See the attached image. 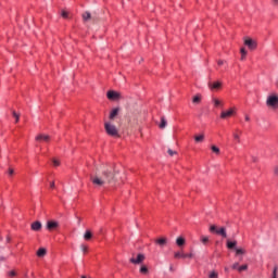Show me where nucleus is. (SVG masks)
I'll list each match as a JSON object with an SVG mask.
<instances>
[{
  "label": "nucleus",
  "instance_id": "nucleus-1",
  "mask_svg": "<svg viewBox=\"0 0 278 278\" xmlns=\"http://www.w3.org/2000/svg\"><path fill=\"white\" fill-rule=\"evenodd\" d=\"M117 175L118 170L113 166H102L97 169L94 175L90 176V180L97 188H106V186H114L116 184Z\"/></svg>",
  "mask_w": 278,
  "mask_h": 278
},
{
  "label": "nucleus",
  "instance_id": "nucleus-2",
  "mask_svg": "<svg viewBox=\"0 0 278 278\" xmlns=\"http://www.w3.org/2000/svg\"><path fill=\"white\" fill-rule=\"evenodd\" d=\"M104 129L108 134V136H111L112 138H118L121 135H118V128L110 122H106L104 124Z\"/></svg>",
  "mask_w": 278,
  "mask_h": 278
},
{
  "label": "nucleus",
  "instance_id": "nucleus-3",
  "mask_svg": "<svg viewBox=\"0 0 278 278\" xmlns=\"http://www.w3.org/2000/svg\"><path fill=\"white\" fill-rule=\"evenodd\" d=\"M210 231L211 233H216L217 236H222V238H227V229H225V227L218 228L216 225H211Z\"/></svg>",
  "mask_w": 278,
  "mask_h": 278
},
{
  "label": "nucleus",
  "instance_id": "nucleus-4",
  "mask_svg": "<svg viewBox=\"0 0 278 278\" xmlns=\"http://www.w3.org/2000/svg\"><path fill=\"white\" fill-rule=\"evenodd\" d=\"M266 105H268V108H278V96H269L267 98Z\"/></svg>",
  "mask_w": 278,
  "mask_h": 278
},
{
  "label": "nucleus",
  "instance_id": "nucleus-5",
  "mask_svg": "<svg viewBox=\"0 0 278 278\" xmlns=\"http://www.w3.org/2000/svg\"><path fill=\"white\" fill-rule=\"evenodd\" d=\"M244 45L250 49V51H255L257 49V41L251 39V38H245L244 39Z\"/></svg>",
  "mask_w": 278,
  "mask_h": 278
},
{
  "label": "nucleus",
  "instance_id": "nucleus-6",
  "mask_svg": "<svg viewBox=\"0 0 278 278\" xmlns=\"http://www.w3.org/2000/svg\"><path fill=\"white\" fill-rule=\"evenodd\" d=\"M106 97L110 101H118V99H121V93L114 90H110L108 91Z\"/></svg>",
  "mask_w": 278,
  "mask_h": 278
},
{
  "label": "nucleus",
  "instance_id": "nucleus-7",
  "mask_svg": "<svg viewBox=\"0 0 278 278\" xmlns=\"http://www.w3.org/2000/svg\"><path fill=\"white\" fill-rule=\"evenodd\" d=\"M236 114V108H230L228 111H223L220 113V118H229Z\"/></svg>",
  "mask_w": 278,
  "mask_h": 278
},
{
  "label": "nucleus",
  "instance_id": "nucleus-8",
  "mask_svg": "<svg viewBox=\"0 0 278 278\" xmlns=\"http://www.w3.org/2000/svg\"><path fill=\"white\" fill-rule=\"evenodd\" d=\"M208 88H210V90H220V88H223V83L218 81V80L214 81V83L210 81Z\"/></svg>",
  "mask_w": 278,
  "mask_h": 278
},
{
  "label": "nucleus",
  "instance_id": "nucleus-9",
  "mask_svg": "<svg viewBox=\"0 0 278 278\" xmlns=\"http://www.w3.org/2000/svg\"><path fill=\"white\" fill-rule=\"evenodd\" d=\"M48 231H53V229H58L60 227V224L58 222L49 220L46 225Z\"/></svg>",
  "mask_w": 278,
  "mask_h": 278
},
{
  "label": "nucleus",
  "instance_id": "nucleus-10",
  "mask_svg": "<svg viewBox=\"0 0 278 278\" xmlns=\"http://www.w3.org/2000/svg\"><path fill=\"white\" fill-rule=\"evenodd\" d=\"M146 260V256H144V254H138L137 255V258H135V257H131L130 258V263L131 264H142V262Z\"/></svg>",
  "mask_w": 278,
  "mask_h": 278
},
{
  "label": "nucleus",
  "instance_id": "nucleus-11",
  "mask_svg": "<svg viewBox=\"0 0 278 278\" xmlns=\"http://www.w3.org/2000/svg\"><path fill=\"white\" fill-rule=\"evenodd\" d=\"M30 229L33 231H40V229H42V223H40V222L33 223L30 226Z\"/></svg>",
  "mask_w": 278,
  "mask_h": 278
},
{
  "label": "nucleus",
  "instance_id": "nucleus-12",
  "mask_svg": "<svg viewBox=\"0 0 278 278\" xmlns=\"http://www.w3.org/2000/svg\"><path fill=\"white\" fill-rule=\"evenodd\" d=\"M168 239H166V237H162L155 240V244H159V247H166Z\"/></svg>",
  "mask_w": 278,
  "mask_h": 278
},
{
  "label": "nucleus",
  "instance_id": "nucleus-13",
  "mask_svg": "<svg viewBox=\"0 0 278 278\" xmlns=\"http://www.w3.org/2000/svg\"><path fill=\"white\" fill-rule=\"evenodd\" d=\"M240 136H242V130H240V129H236V131L232 132V138L238 143H240Z\"/></svg>",
  "mask_w": 278,
  "mask_h": 278
},
{
  "label": "nucleus",
  "instance_id": "nucleus-14",
  "mask_svg": "<svg viewBox=\"0 0 278 278\" xmlns=\"http://www.w3.org/2000/svg\"><path fill=\"white\" fill-rule=\"evenodd\" d=\"M37 141H43V142H49L51 140V137L49 135H38L36 137Z\"/></svg>",
  "mask_w": 278,
  "mask_h": 278
},
{
  "label": "nucleus",
  "instance_id": "nucleus-15",
  "mask_svg": "<svg viewBox=\"0 0 278 278\" xmlns=\"http://www.w3.org/2000/svg\"><path fill=\"white\" fill-rule=\"evenodd\" d=\"M118 112H119V109H118V108L113 109V110L111 111V113H110V116H109L110 121H114V118H116V116H118Z\"/></svg>",
  "mask_w": 278,
  "mask_h": 278
},
{
  "label": "nucleus",
  "instance_id": "nucleus-16",
  "mask_svg": "<svg viewBox=\"0 0 278 278\" xmlns=\"http://www.w3.org/2000/svg\"><path fill=\"white\" fill-rule=\"evenodd\" d=\"M166 125H168V122H166V117H161V123L159 124L160 129H166Z\"/></svg>",
  "mask_w": 278,
  "mask_h": 278
},
{
  "label": "nucleus",
  "instance_id": "nucleus-17",
  "mask_svg": "<svg viewBox=\"0 0 278 278\" xmlns=\"http://www.w3.org/2000/svg\"><path fill=\"white\" fill-rule=\"evenodd\" d=\"M174 257H175V260H186V253H184V252H175L174 253Z\"/></svg>",
  "mask_w": 278,
  "mask_h": 278
},
{
  "label": "nucleus",
  "instance_id": "nucleus-18",
  "mask_svg": "<svg viewBox=\"0 0 278 278\" xmlns=\"http://www.w3.org/2000/svg\"><path fill=\"white\" fill-rule=\"evenodd\" d=\"M177 247H184L186 244V239L184 237H178L176 239Z\"/></svg>",
  "mask_w": 278,
  "mask_h": 278
},
{
  "label": "nucleus",
  "instance_id": "nucleus-19",
  "mask_svg": "<svg viewBox=\"0 0 278 278\" xmlns=\"http://www.w3.org/2000/svg\"><path fill=\"white\" fill-rule=\"evenodd\" d=\"M45 255H47V249L40 248V249L37 251V257H45Z\"/></svg>",
  "mask_w": 278,
  "mask_h": 278
},
{
  "label": "nucleus",
  "instance_id": "nucleus-20",
  "mask_svg": "<svg viewBox=\"0 0 278 278\" xmlns=\"http://www.w3.org/2000/svg\"><path fill=\"white\" fill-rule=\"evenodd\" d=\"M236 244H238V242L230 241V240L227 241V248L228 249H236Z\"/></svg>",
  "mask_w": 278,
  "mask_h": 278
},
{
  "label": "nucleus",
  "instance_id": "nucleus-21",
  "mask_svg": "<svg viewBox=\"0 0 278 278\" xmlns=\"http://www.w3.org/2000/svg\"><path fill=\"white\" fill-rule=\"evenodd\" d=\"M85 240H91L92 239V232L90 230H86L84 235Z\"/></svg>",
  "mask_w": 278,
  "mask_h": 278
},
{
  "label": "nucleus",
  "instance_id": "nucleus-22",
  "mask_svg": "<svg viewBox=\"0 0 278 278\" xmlns=\"http://www.w3.org/2000/svg\"><path fill=\"white\" fill-rule=\"evenodd\" d=\"M240 53H241V60L242 61L247 60V49L241 48Z\"/></svg>",
  "mask_w": 278,
  "mask_h": 278
},
{
  "label": "nucleus",
  "instance_id": "nucleus-23",
  "mask_svg": "<svg viewBox=\"0 0 278 278\" xmlns=\"http://www.w3.org/2000/svg\"><path fill=\"white\" fill-rule=\"evenodd\" d=\"M83 18L84 21H90V18H92V15L90 14V12H85L83 14Z\"/></svg>",
  "mask_w": 278,
  "mask_h": 278
},
{
  "label": "nucleus",
  "instance_id": "nucleus-24",
  "mask_svg": "<svg viewBox=\"0 0 278 278\" xmlns=\"http://www.w3.org/2000/svg\"><path fill=\"white\" fill-rule=\"evenodd\" d=\"M195 142H203V140H205V136L204 135H199L194 137Z\"/></svg>",
  "mask_w": 278,
  "mask_h": 278
},
{
  "label": "nucleus",
  "instance_id": "nucleus-25",
  "mask_svg": "<svg viewBox=\"0 0 278 278\" xmlns=\"http://www.w3.org/2000/svg\"><path fill=\"white\" fill-rule=\"evenodd\" d=\"M140 273H141L142 275H147V274L149 273V268L147 267V265H142V266L140 267Z\"/></svg>",
  "mask_w": 278,
  "mask_h": 278
},
{
  "label": "nucleus",
  "instance_id": "nucleus-26",
  "mask_svg": "<svg viewBox=\"0 0 278 278\" xmlns=\"http://www.w3.org/2000/svg\"><path fill=\"white\" fill-rule=\"evenodd\" d=\"M211 149H212L213 153H216V155L220 154V149L218 147L212 146Z\"/></svg>",
  "mask_w": 278,
  "mask_h": 278
},
{
  "label": "nucleus",
  "instance_id": "nucleus-27",
  "mask_svg": "<svg viewBox=\"0 0 278 278\" xmlns=\"http://www.w3.org/2000/svg\"><path fill=\"white\" fill-rule=\"evenodd\" d=\"M248 269H249V265H241V266H239L238 271L242 273V271L248 270Z\"/></svg>",
  "mask_w": 278,
  "mask_h": 278
},
{
  "label": "nucleus",
  "instance_id": "nucleus-28",
  "mask_svg": "<svg viewBox=\"0 0 278 278\" xmlns=\"http://www.w3.org/2000/svg\"><path fill=\"white\" fill-rule=\"evenodd\" d=\"M213 102H214L215 108L223 105V102L218 99H214Z\"/></svg>",
  "mask_w": 278,
  "mask_h": 278
},
{
  "label": "nucleus",
  "instance_id": "nucleus-29",
  "mask_svg": "<svg viewBox=\"0 0 278 278\" xmlns=\"http://www.w3.org/2000/svg\"><path fill=\"white\" fill-rule=\"evenodd\" d=\"M193 103H201V94H198L193 98Z\"/></svg>",
  "mask_w": 278,
  "mask_h": 278
},
{
  "label": "nucleus",
  "instance_id": "nucleus-30",
  "mask_svg": "<svg viewBox=\"0 0 278 278\" xmlns=\"http://www.w3.org/2000/svg\"><path fill=\"white\" fill-rule=\"evenodd\" d=\"M12 115L14 116L15 118V123H18L20 118H21V115H18L15 111L12 112Z\"/></svg>",
  "mask_w": 278,
  "mask_h": 278
},
{
  "label": "nucleus",
  "instance_id": "nucleus-31",
  "mask_svg": "<svg viewBox=\"0 0 278 278\" xmlns=\"http://www.w3.org/2000/svg\"><path fill=\"white\" fill-rule=\"evenodd\" d=\"M237 255H244L245 251L244 249H236Z\"/></svg>",
  "mask_w": 278,
  "mask_h": 278
},
{
  "label": "nucleus",
  "instance_id": "nucleus-32",
  "mask_svg": "<svg viewBox=\"0 0 278 278\" xmlns=\"http://www.w3.org/2000/svg\"><path fill=\"white\" fill-rule=\"evenodd\" d=\"M80 249H81L83 253H88V245L81 244Z\"/></svg>",
  "mask_w": 278,
  "mask_h": 278
},
{
  "label": "nucleus",
  "instance_id": "nucleus-33",
  "mask_svg": "<svg viewBox=\"0 0 278 278\" xmlns=\"http://www.w3.org/2000/svg\"><path fill=\"white\" fill-rule=\"evenodd\" d=\"M201 242L206 244L207 242H210V238L208 237H201Z\"/></svg>",
  "mask_w": 278,
  "mask_h": 278
},
{
  "label": "nucleus",
  "instance_id": "nucleus-34",
  "mask_svg": "<svg viewBox=\"0 0 278 278\" xmlns=\"http://www.w3.org/2000/svg\"><path fill=\"white\" fill-rule=\"evenodd\" d=\"M208 278H218V273L212 271V273L208 275Z\"/></svg>",
  "mask_w": 278,
  "mask_h": 278
},
{
  "label": "nucleus",
  "instance_id": "nucleus-35",
  "mask_svg": "<svg viewBox=\"0 0 278 278\" xmlns=\"http://www.w3.org/2000/svg\"><path fill=\"white\" fill-rule=\"evenodd\" d=\"M168 155L173 156V155H177V151H173L170 149L167 150Z\"/></svg>",
  "mask_w": 278,
  "mask_h": 278
},
{
  "label": "nucleus",
  "instance_id": "nucleus-36",
  "mask_svg": "<svg viewBox=\"0 0 278 278\" xmlns=\"http://www.w3.org/2000/svg\"><path fill=\"white\" fill-rule=\"evenodd\" d=\"M61 15L63 16V18H68V12L66 11H62Z\"/></svg>",
  "mask_w": 278,
  "mask_h": 278
},
{
  "label": "nucleus",
  "instance_id": "nucleus-37",
  "mask_svg": "<svg viewBox=\"0 0 278 278\" xmlns=\"http://www.w3.org/2000/svg\"><path fill=\"white\" fill-rule=\"evenodd\" d=\"M239 267H240V264L239 263H235L232 265V270H238Z\"/></svg>",
  "mask_w": 278,
  "mask_h": 278
},
{
  "label": "nucleus",
  "instance_id": "nucleus-38",
  "mask_svg": "<svg viewBox=\"0 0 278 278\" xmlns=\"http://www.w3.org/2000/svg\"><path fill=\"white\" fill-rule=\"evenodd\" d=\"M14 175V168H9V176L12 177Z\"/></svg>",
  "mask_w": 278,
  "mask_h": 278
},
{
  "label": "nucleus",
  "instance_id": "nucleus-39",
  "mask_svg": "<svg viewBox=\"0 0 278 278\" xmlns=\"http://www.w3.org/2000/svg\"><path fill=\"white\" fill-rule=\"evenodd\" d=\"M187 257H189L190 260H192V257H193V254H192V253H189V254H185V260H186Z\"/></svg>",
  "mask_w": 278,
  "mask_h": 278
},
{
  "label": "nucleus",
  "instance_id": "nucleus-40",
  "mask_svg": "<svg viewBox=\"0 0 278 278\" xmlns=\"http://www.w3.org/2000/svg\"><path fill=\"white\" fill-rule=\"evenodd\" d=\"M9 275H10V277H16V271L11 270V271L9 273Z\"/></svg>",
  "mask_w": 278,
  "mask_h": 278
},
{
  "label": "nucleus",
  "instance_id": "nucleus-41",
  "mask_svg": "<svg viewBox=\"0 0 278 278\" xmlns=\"http://www.w3.org/2000/svg\"><path fill=\"white\" fill-rule=\"evenodd\" d=\"M52 162H53V164H54V166H59L60 165V162L58 161V160H52Z\"/></svg>",
  "mask_w": 278,
  "mask_h": 278
},
{
  "label": "nucleus",
  "instance_id": "nucleus-42",
  "mask_svg": "<svg viewBox=\"0 0 278 278\" xmlns=\"http://www.w3.org/2000/svg\"><path fill=\"white\" fill-rule=\"evenodd\" d=\"M224 63H225V61H223V60L217 61L218 66H223Z\"/></svg>",
  "mask_w": 278,
  "mask_h": 278
},
{
  "label": "nucleus",
  "instance_id": "nucleus-43",
  "mask_svg": "<svg viewBox=\"0 0 278 278\" xmlns=\"http://www.w3.org/2000/svg\"><path fill=\"white\" fill-rule=\"evenodd\" d=\"M244 118H245V122H247V123H250V122H251V117H250L249 115H245Z\"/></svg>",
  "mask_w": 278,
  "mask_h": 278
},
{
  "label": "nucleus",
  "instance_id": "nucleus-44",
  "mask_svg": "<svg viewBox=\"0 0 278 278\" xmlns=\"http://www.w3.org/2000/svg\"><path fill=\"white\" fill-rule=\"evenodd\" d=\"M273 275L275 278H277V267L274 268Z\"/></svg>",
  "mask_w": 278,
  "mask_h": 278
},
{
  "label": "nucleus",
  "instance_id": "nucleus-45",
  "mask_svg": "<svg viewBox=\"0 0 278 278\" xmlns=\"http://www.w3.org/2000/svg\"><path fill=\"white\" fill-rule=\"evenodd\" d=\"M50 188H55V182H54V181H52V182L50 184Z\"/></svg>",
  "mask_w": 278,
  "mask_h": 278
},
{
  "label": "nucleus",
  "instance_id": "nucleus-46",
  "mask_svg": "<svg viewBox=\"0 0 278 278\" xmlns=\"http://www.w3.org/2000/svg\"><path fill=\"white\" fill-rule=\"evenodd\" d=\"M275 175L278 176V165L275 167Z\"/></svg>",
  "mask_w": 278,
  "mask_h": 278
},
{
  "label": "nucleus",
  "instance_id": "nucleus-47",
  "mask_svg": "<svg viewBox=\"0 0 278 278\" xmlns=\"http://www.w3.org/2000/svg\"><path fill=\"white\" fill-rule=\"evenodd\" d=\"M273 3H274L275 5H278V0H273Z\"/></svg>",
  "mask_w": 278,
  "mask_h": 278
},
{
  "label": "nucleus",
  "instance_id": "nucleus-48",
  "mask_svg": "<svg viewBox=\"0 0 278 278\" xmlns=\"http://www.w3.org/2000/svg\"><path fill=\"white\" fill-rule=\"evenodd\" d=\"M225 273H229V267H225Z\"/></svg>",
  "mask_w": 278,
  "mask_h": 278
},
{
  "label": "nucleus",
  "instance_id": "nucleus-49",
  "mask_svg": "<svg viewBox=\"0 0 278 278\" xmlns=\"http://www.w3.org/2000/svg\"><path fill=\"white\" fill-rule=\"evenodd\" d=\"M7 242H10V237H7Z\"/></svg>",
  "mask_w": 278,
  "mask_h": 278
},
{
  "label": "nucleus",
  "instance_id": "nucleus-50",
  "mask_svg": "<svg viewBox=\"0 0 278 278\" xmlns=\"http://www.w3.org/2000/svg\"><path fill=\"white\" fill-rule=\"evenodd\" d=\"M169 270H173V267H169Z\"/></svg>",
  "mask_w": 278,
  "mask_h": 278
}]
</instances>
